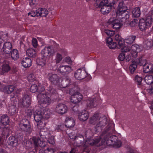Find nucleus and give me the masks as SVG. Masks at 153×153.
Wrapping results in <instances>:
<instances>
[{
    "label": "nucleus",
    "mask_w": 153,
    "mask_h": 153,
    "mask_svg": "<svg viewBox=\"0 0 153 153\" xmlns=\"http://www.w3.org/2000/svg\"><path fill=\"white\" fill-rule=\"evenodd\" d=\"M77 87L75 89V90H73V92L70 93L71 94V102L74 104H76L80 102L82 98V95L80 93L77 91L76 89Z\"/></svg>",
    "instance_id": "9b49d317"
},
{
    "label": "nucleus",
    "mask_w": 153,
    "mask_h": 153,
    "mask_svg": "<svg viewBox=\"0 0 153 153\" xmlns=\"http://www.w3.org/2000/svg\"><path fill=\"white\" fill-rule=\"evenodd\" d=\"M27 79L29 82H33L36 81L35 76L32 74H29L27 77Z\"/></svg>",
    "instance_id": "09e8293b"
},
{
    "label": "nucleus",
    "mask_w": 153,
    "mask_h": 153,
    "mask_svg": "<svg viewBox=\"0 0 153 153\" xmlns=\"http://www.w3.org/2000/svg\"><path fill=\"white\" fill-rule=\"evenodd\" d=\"M133 17L138 18L140 16L141 11L140 8L139 7H137L134 8L132 10Z\"/></svg>",
    "instance_id": "4c0bfd02"
},
{
    "label": "nucleus",
    "mask_w": 153,
    "mask_h": 153,
    "mask_svg": "<svg viewBox=\"0 0 153 153\" xmlns=\"http://www.w3.org/2000/svg\"><path fill=\"white\" fill-rule=\"evenodd\" d=\"M135 81L138 85H140L142 83L143 78L138 75L136 76L135 77Z\"/></svg>",
    "instance_id": "49530a36"
},
{
    "label": "nucleus",
    "mask_w": 153,
    "mask_h": 153,
    "mask_svg": "<svg viewBox=\"0 0 153 153\" xmlns=\"http://www.w3.org/2000/svg\"><path fill=\"white\" fill-rule=\"evenodd\" d=\"M60 80L61 82L59 81V85H58L57 86L60 88V89L61 88L68 87L70 93H71V92L73 91V90L74 91L75 89L77 87L75 86L74 84L72 83L70 78L69 77H67L65 79L62 80L61 79Z\"/></svg>",
    "instance_id": "9d476101"
},
{
    "label": "nucleus",
    "mask_w": 153,
    "mask_h": 153,
    "mask_svg": "<svg viewBox=\"0 0 153 153\" xmlns=\"http://www.w3.org/2000/svg\"><path fill=\"white\" fill-rule=\"evenodd\" d=\"M26 54L27 56L33 58L36 56V50L32 48H30L26 51Z\"/></svg>",
    "instance_id": "72a5a7b5"
},
{
    "label": "nucleus",
    "mask_w": 153,
    "mask_h": 153,
    "mask_svg": "<svg viewBox=\"0 0 153 153\" xmlns=\"http://www.w3.org/2000/svg\"><path fill=\"white\" fill-rule=\"evenodd\" d=\"M152 23V17L151 16H148L145 19H141L139 21V28L141 31H145L151 26Z\"/></svg>",
    "instance_id": "1a4fd4ad"
},
{
    "label": "nucleus",
    "mask_w": 153,
    "mask_h": 153,
    "mask_svg": "<svg viewBox=\"0 0 153 153\" xmlns=\"http://www.w3.org/2000/svg\"><path fill=\"white\" fill-rule=\"evenodd\" d=\"M107 122L106 120L104 119L96 125L95 127V131L96 133L98 134L100 133L103 127L106 125Z\"/></svg>",
    "instance_id": "aec40b11"
},
{
    "label": "nucleus",
    "mask_w": 153,
    "mask_h": 153,
    "mask_svg": "<svg viewBox=\"0 0 153 153\" xmlns=\"http://www.w3.org/2000/svg\"><path fill=\"white\" fill-rule=\"evenodd\" d=\"M113 40L112 38L111 37H107L106 42L107 44H108V45L111 43L112 42Z\"/></svg>",
    "instance_id": "bf43d9fd"
},
{
    "label": "nucleus",
    "mask_w": 153,
    "mask_h": 153,
    "mask_svg": "<svg viewBox=\"0 0 153 153\" xmlns=\"http://www.w3.org/2000/svg\"><path fill=\"white\" fill-rule=\"evenodd\" d=\"M151 108L153 110V103L152 104Z\"/></svg>",
    "instance_id": "774afa93"
},
{
    "label": "nucleus",
    "mask_w": 153,
    "mask_h": 153,
    "mask_svg": "<svg viewBox=\"0 0 153 153\" xmlns=\"http://www.w3.org/2000/svg\"><path fill=\"white\" fill-rule=\"evenodd\" d=\"M28 16H30L31 17H35L36 16V11H32L28 13Z\"/></svg>",
    "instance_id": "13d9d810"
},
{
    "label": "nucleus",
    "mask_w": 153,
    "mask_h": 153,
    "mask_svg": "<svg viewBox=\"0 0 153 153\" xmlns=\"http://www.w3.org/2000/svg\"><path fill=\"white\" fill-rule=\"evenodd\" d=\"M99 119V114L97 113L95 114L90 118V123L91 124H94Z\"/></svg>",
    "instance_id": "79ce46f5"
},
{
    "label": "nucleus",
    "mask_w": 153,
    "mask_h": 153,
    "mask_svg": "<svg viewBox=\"0 0 153 153\" xmlns=\"http://www.w3.org/2000/svg\"><path fill=\"white\" fill-rule=\"evenodd\" d=\"M117 17L119 20L114 18H110L107 22L108 27H112L116 30L119 29L122 26L121 22H125L129 17V13L127 11V7L124 4L123 1L119 3L116 12Z\"/></svg>",
    "instance_id": "f03ea898"
},
{
    "label": "nucleus",
    "mask_w": 153,
    "mask_h": 153,
    "mask_svg": "<svg viewBox=\"0 0 153 153\" xmlns=\"http://www.w3.org/2000/svg\"><path fill=\"white\" fill-rule=\"evenodd\" d=\"M56 112L61 115H63L67 113L68 111L67 106L64 104L59 103L55 108Z\"/></svg>",
    "instance_id": "a211bd4d"
},
{
    "label": "nucleus",
    "mask_w": 153,
    "mask_h": 153,
    "mask_svg": "<svg viewBox=\"0 0 153 153\" xmlns=\"http://www.w3.org/2000/svg\"><path fill=\"white\" fill-rule=\"evenodd\" d=\"M69 136L71 139L76 140L78 142H79V141L77 140H78L79 138H80L81 140H84L83 136L81 134H75L73 132H71L69 134Z\"/></svg>",
    "instance_id": "c9c22d12"
},
{
    "label": "nucleus",
    "mask_w": 153,
    "mask_h": 153,
    "mask_svg": "<svg viewBox=\"0 0 153 153\" xmlns=\"http://www.w3.org/2000/svg\"><path fill=\"white\" fill-rule=\"evenodd\" d=\"M32 64L31 59L28 57L23 58L22 61V64L25 68L30 67Z\"/></svg>",
    "instance_id": "a878e982"
},
{
    "label": "nucleus",
    "mask_w": 153,
    "mask_h": 153,
    "mask_svg": "<svg viewBox=\"0 0 153 153\" xmlns=\"http://www.w3.org/2000/svg\"><path fill=\"white\" fill-rule=\"evenodd\" d=\"M31 100V97L28 95H25L19 101V106L21 108L28 107L30 105Z\"/></svg>",
    "instance_id": "f8f14e48"
},
{
    "label": "nucleus",
    "mask_w": 153,
    "mask_h": 153,
    "mask_svg": "<svg viewBox=\"0 0 153 153\" xmlns=\"http://www.w3.org/2000/svg\"><path fill=\"white\" fill-rule=\"evenodd\" d=\"M25 140H27L26 137L24 136L19 131H16L15 136H12L9 138L8 143L11 146H16L17 145L18 140L23 141Z\"/></svg>",
    "instance_id": "6e6552de"
},
{
    "label": "nucleus",
    "mask_w": 153,
    "mask_h": 153,
    "mask_svg": "<svg viewBox=\"0 0 153 153\" xmlns=\"http://www.w3.org/2000/svg\"><path fill=\"white\" fill-rule=\"evenodd\" d=\"M83 68H79L74 73V76L77 80H80L84 79L87 76H90L87 73L86 71Z\"/></svg>",
    "instance_id": "ddd939ff"
},
{
    "label": "nucleus",
    "mask_w": 153,
    "mask_h": 153,
    "mask_svg": "<svg viewBox=\"0 0 153 153\" xmlns=\"http://www.w3.org/2000/svg\"><path fill=\"white\" fill-rule=\"evenodd\" d=\"M78 117L79 120L82 121H84L86 120L88 118V114L87 111L85 110L79 114Z\"/></svg>",
    "instance_id": "bb28decb"
},
{
    "label": "nucleus",
    "mask_w": 153,
    "mask_h": 153,
    "mask_svg": "<svg viewBox=\"0 0 153 153\" xmlns=\"http://www.w3.org/2000/svg\"><path fill=\"white\" fill-rule=\"evenodd\" d=\"M11 132L8 127H4L3 129L2 134L7 139Z\"/></svg>",
    "instance_id": "37998d69"
},
{
    "label": "nucleus",
    "mask_w": 153,
    "mask_h": 153,
    "mask_svg": "<svg viewBox=\"0 0 153 153\" xmlns=\"http://www.w3.org/2000/svg\"><path fill=\"white\" fill-rule=\"evenodd\" d=\"M11 69L10 66L8 64L4 63L2 66V70L1 72V74H3L4 73L8 72Z\"/></svg>",
    "instance_id": "e433bc0d"
},
{
    "label": "nucleus",
    "mask_w": 153,
    "mask_h": 153,
    "mask_svg": "<svg viewBox=\"0 0 153 153\" xmlns=\"http://www.w3.org/2000/svg\"><path fill=\"white\" fill-rule=\"evenodd\" d=\"M10 55L12 59L14 60H17L19 58V52L16 49H13L11 50Z\"/></svg>",
    "instance_id": "2f4dec72"
},
{
    "label": "nucleus",
    "mask_w": 153,
    "mask_h": 153,
    "mask_svg": "<svg viewBox=\"0 0 153 153\" xmlns=\"http://www.w3.org/2000/svg\"><path fill=\"white\" fill-rule=\"evenodd\" d=\"M116 42H111V43H110L109 45H108V46L109 48L110 49H112L114 48H117L119 49L121 48L122 46H120V48H118L119 47V44H117Z\"/></svg>",
    "instance_id": "a18cd8bd"
},
{
    "label": "nucleus",
    "mask_w": 153,
    "mask_h": 153,
    "mask_svg": "<svg viewBox=\"0 0 153 153\" xmlns=\"http://www.w3.org/2000/svg\"><path fill=\"white\" fill-rule=\"evenodd\" d=\"M3 42H4L3 39L1 38V37L0 36V45Z\"/></svg>",
    "instance_id": "69168bd1"
},
{
    "label": "nucleus",
    "mask_w": 153,
    "mask_h": 153,
    "mask_svg": "<svg viewBox=\"0 0 153 153\" xmlns=\"http://www.w3.org/2000/svg\"><path fill=\"white\" fill-rule=\"evenodd\" d=\"M114 124L112 121H110L108 123L102 132L100 136H98L94 139L87 138L88 131H86L84 134H81L84 138L81 140L79 138L78 140L80 141V145L77 144L78 147L81 146L82 153H89L91 151L90 146H100L104 144L105 142L108 145H113L117 147H120L121 145V142L119 140L116 135H111V134L114 133Z\"/></svg>",
    "instance_id": "f257e3e1"
},
{
    "label": "nucleus",
    "mask_w": 153,
    "mask_h": 153,
    "mask_svg": "<svg viewBox=\"0 0 153 153\" xmlns=\"http://www.w3.org/2000/svg\"><path fill=\"white\" fill-rule=\"evenodd\" d=\"M135 38L136 36H128L124 40V43L125 42H126L128 44H131L133 43Z\"/></svg>",
    "instance_id": "ea45409f"
},
{
    "label": "nucleus",
    "mask_w": 153,
    "mask_h": 153,
    "mask_svg": "<svg viewBox=\"0 0 153 153\" xmlns=\"http://www.w3.org/2000/svg\"><path fill=\"white\" fill-rule=\"evenodd\" d=\"M19 94L17 93H13L10 96V99L12 103L8 105L7 107L8 112L10 116H15L18 112L17 107L16 104L17 102V99Z\"/></svg>",
    "instance_id": "39448f33"
},
{
    "label": "nucleus",
    "mask_w": 153,
    "mask_h": 153,
    "mask_svg": "<svg viewBox=\"0 0 153 153\" xmlns=\"http://www.w3.org/2000/svg\"><path fill=\"white\" fill-rule=\"evenodd\" d=\"M144 43L146 45L148 49H150L153 46L152 40H151L150 41H146Z\"/></svg>",
    "instance_id": "5fc2aeb1"
},
{
    "label": "nucleus",
    "mask_w": 153,
    "mask_h": 153,
    "mask_svg": "<svg viewBox=\"0 0 153 153\" xmlns=\"http://www.w3.org/2000/svg\"><path fill=\"white\" fill-rule=\"evenodd\" d=\"M96 100V99L94 98H91L88 99L87 103V107L89 108H92L97 106V103Z\"/></svg>",
    "instance_id": "c85d7f7f"
},
{
    "label": "nucleus",
    "mask_w": 153,
    "mask_h": 153,
    "mask_svg": "<svg viewBox=\"0 0 153 153\" xmlns=\"http://www.w3.org/2000/svg\"><path fill=\"white\" fill-rule=\"evenodd\" d=\"M30 91L32 93H35L37 91L40 93L45 90V88L38 81H36L32 84L30 88Z\"/></svg>",
    "instance_id": "2eb2a0df"
},
{
    "label": "nucleus",
    "mask_w": 153,
    "mask_h": 153,
    "mask_svg": "<svg viewBox=\"0 0 153 153\" xmlns=\"http://www.w3.org/2000/svg\"><path fill=\"white\" fill-rule=\"evenodd\" d=\"M3 106V104L2 102L1 101H0V108L2 107Z\"/></svg>",
    "instance_id": "338daca9"
},
{
    "label": "nucleus",
    "mask_w": 153,
    "mask_h": 153,
    "mask_svg": "<svg viewBox=\"0 0 153 153\" xmlns=\"http://www.w3.org/2000/svg\"><path fill=\"white\" fill-rule=\"evenodd\" d=\"M19 126L20 131V132L22 134V132H24L26 134H30L33 131L30 123L29 120L26 118L23 119L19 122Z\"/></svg>",
    "instance_id": "0eeeda50"
},
{
    "label": "nucleus",
    "mask_w": 153,
    "mask_h": 153,
    "mask_svg": "<svg viewBox=\"0 0 153 153\" xmlns=\"http://www.w3.org/2000/svg\"><path fill=\"white\" fill-rule=\"evenodd\" d=\"M40 109H43V110L42 111V114L43 116V118L46 119H48L50 115V113L48 110L46 108H40Z\"/></svg>",
    "instance_id": "58836bf2"
},
{
    "label": "nucleus",
    "mask_w": 153,
    "mask_h": 153,
    "mask_svg": "<svg viewBox=\"0 0 153 153\" xmlns=\"http://www.w3.org/2000/svg\"><path fill=\"white\" fill-rule=\"evenodd\" d=\"M0 121L3 126H5L8 125L10 122L9 117L7 114H4L1 117Z\"/></svg>",
    "instance_id": "cd10ccee"
},
{
    "label": "nucleus",
    "mask_w": 153,
    "mask_h": 153,
    "mask_svg": "<svg viewBox=\"0 0 153 153\" xmlns=\"http://www.w3.org/2000/svg\"><path fill=\"white\" fill-rule=\"evenodd\" d=\"M34 146H35V151H34L32 150L31 151H30V152H28V153H37L36 152V149H35L36 146L35 145H34ZM38 153V151L37 153Z\"/></svg>",
    "instance_id": "0e129e2a"
},
{
    "label": "nucleus",
    "mask_w": 153,
    "mask_h": 153,
    "mask_svg": "<svg viewBox=\"0 0 153 153\" xmlns=\"http://www.w3.org/2000/svg\"><path fill=\"white\" fill-rule=\"evenodd\" d=\"M11 43L9 42H5L4 43L3 47V52L7 54H9L12 50Z\"/></svg>",
    "instance_id": "393cba45"
},
{
    "label": "nucleus",
    "mask_w": 153,
    "mask_h": 153,
    "mask_svg": "<svg viewBox=\"0 0 153 153\" xmlns=\"http://www.w3.org/2000/svg\"><path fill=\"white\" fill-rule=\"evenodd\" d=\"M144 80L147 84L150 85L153 83V76L152 75H147L144 78Z\"/></svg>",
    "instance_id": "a19ab883"
},
{
    "label": "nucleus",
    "mask_w": 153,
    "mask_h": 153,
    "mask_svg": "<svg viewBox=\"0 0 153 153\" xmlns=\"http://www.w3.org/2000/svg\"><path fill=\"white\" fill-rule=\"evenodd\" d=\"M130 51L131 50V54L132 56L136 58L137 56L138 53L140 51V50L138 45L137 44H134L130 47Z\"/></svg>",
    "instance_id": "4be33fe9"
},
{
    "label": "nucleus",
    "mask_w": 153,
    "mask_h": 153,
    "mask_svg": "<svg viewBox=\"0 0 153 153\" xmlns=\"http://www.w3.org/2000/svg\"><path fill=\"white\" fill-rule=\"evenodd\" d=\"M65 61L67 63H68L69 64H70L72 62L71 58L69 57H67L66 58Z\"/></svg>",
    "instance_id": "680f3d73"
},
{
    "label": "nucleus",
    "mask_w": 153,
    "mask_h": 153,
    "mask_svg": "<svg viewBox=\"0 0 153 153\" xmlns=\"http://www.w3.org/2000/svg\"><path fill=\"white\" fill-rule=\"evenodd\" d=\"M130 51V48L128 46H125L121 49V53L119 55L118 59L120 61H123L125 60V53L128 52Z\"/></svg>",
    "instance_id": "412c9836"
},
{
    "label": "nucleus",
    "mask_w": 153,
    "mask_h": 153,
    "mask_svg": "<svg viewBox=\"0 0 153 153\" xmlns=\"http://www.w3.org/2000/svg\"><path fill=\"white\" fill-rule=\"evenodd\" d=\"M46 140L48 143L51 144L53 145L55 143V138L54 136L51 135L48 137H47Z\"/></svg>",
    "instance_id": "de8ad7c7"
},
{
    "label": "nucleus",
    "mask_w": 153,
    "mask_h": 153,
    "mask_svg": "<svg viewBox=\"0 0 153 153\" xmlns=\"http://www.w3.org/2000/svg\"><path fill=\"white\" fill-rule=\"evenodd\" d=\"M39 134L40 137L33 136L31 139H30L32 140V142H30V147H32V142H33L34 145L36 146V151H37V150L38 149V146L41 147H44L45 146L46 142L45 140L47 139V137H48L51 135L50 134L48 131L41 130Z\"/></svg>",
    "instance_id": "7ed1b4c3"
},
{
    "label": "nucleus",
    "mask_w": 153,
    "mask_h": 153,
    "mask_svg": "<svg viewBox=\"0 0 153 153\" xmlns=\"http://www.w3.org/2000/svg\"><path fill=\"white\" fill-rule=\"evenodd\" d=\"M32 43L33 46L34 48H36L38 46V41L35 38H33L32 41Z\"/></svg>",
    "instance_id": "6e6d98bb"
},
{
    "label": "nucleus",
    "mask_w": 153,
    "mask_h": 153,
    "mask_svg": "<svg viewBox=\"0 0 153 153\" xmlns=\"http://www.w3.org/2000/svg\"><path fill=\"white\" fill-rule=\"evenodd\" d=\"M50 97L45 93L39 94L37 96L38 101V107L39 108H45L47 107L51 102Z\"/></svg>",
    "instance_id": "423d86ee"
},
{
    "label": "nucleus",
    "mask_w": 153,
    "mask_h": 153,
    "mask_svg": "<svg viewBox=\"0 0 153 153\" xmlns=\"http://www.w3.org/2000/svg\"><path fill=\"white\" fill-rule=\"evenodd\" d=\"M25 113L27 116L30 117L32 115L34 116L35 111L33 109H27L25 110Z\"/></svg>",
    "instance_id": "3c124183"
},
{
    "label": "nucleus",
    "mask_w": 153,
    "mask_h": 153,
    "mask_svg": "<svg viewBox=\"0 0 153 153\" xmlns=\"http://www.w3.org/2000/svg\"><path fill=\"white\" fill-rule=\"evenodd\" d=\"M47 77L52 84L57 86L59 85V82L60 81V80L57 74L50 72L48 74Z\"/></svg>",
    "instance_id": "4468645a"
},
{
    "label": "nucleus",
    "mask_w": 153,
    "mask_h": 153,
    "mask_svg": "<svg viewBox=\"0 0 153 153\" xmlns=\"http://www.w3.org/2000/svg\"><path fill=\"white\" fill-rule=\"evenodd\" d=\"M54 50L51 46H46L41 51L42 57L36 60L38 65L43 66L45 65L50 57L53 55Z\"/></svg>",
    "instance_id": "20e7f679"
},
{
    "label": "nucleus",
    "mask_w": 153,
    "mask_h": 153,
    "mask_svg": "<svg viewBox=\"0 0 153 153\" xmlns=\"http://www.w3.org/2000/svg\"><path fill=\"white\" fill-rule=\"evenodd\" d=\"M62 55L59 53H57L55 58V60L56 62V64L59 63L62 60Z\"/></svg>",
    "instance_id": "864d4df0"
},
{
    "label": "nucleus",
    "mask_w": 153,
    "mask_h": 153,
    "mask_svg": "<svg viewBox=\"0 0 153 153\" xmlns=\"http://www.w3.org/2000/svg\"><path fill=\"white\" fill-rule=\"evenodd\" d=\"M112 1L111 0H103L98 5L104 6L107 5V4L109 3V4L110 3V1Z\"/></svg>",
    "instance_id": "4d7b16f0"
},
{
    "label": "nucleus",
    "mask_w": 153,
    "mask_h": 153,
    "mask_svg": "<svg viewBox=\"0 0 153 153\" xmlns=\"http://www.w3.org/2000/svg\"><path fill=\"white\" fill-rule=\"evenodd\" d=\"M104 32L108 37H111L113 36L115 33V31L108 29H105L104 30Z\"/></svg>",
    "instance_id": "8fccbe9b"
},
{
    "label": "nucleus",
    "mask_w": 153,
    "mask_h": 153,
    "mask_svg": "<svg viewBox=\"0 0 153 153\" xmlns=\"http://www.w3.org/2000/svg\"><path fill=\"white\" fill-rule=\"evenodd\" d=\"M139 63L140 65L143 66V71L145 73L149 72L152 68V66L147 63V60L145 59H143V56H141L139 59Z\"/></svg>",
    "instance_id": "6ab92c4d"
},
{
    "label": "nucleus",
    "mask_w": 153,
    "mask_h": 153,
    "mask_svg": "<svg viewBox=\"0 0 153 153\" xmlns=\"http://www.w3.org/2000/svg\"><path fill=\"white\" fill-rule=\"evenodd\" d=\"M45 93L47 94L48 95L54 99H56L58 96L57 90L53 88L51 85H50L46 91Z\"/></svg>",
    "instance_id": "f3484780"
},
{
    "label": "nucleus",
    "mask_w": 153,
    "mask_h": 153,
    "mask_svg": "<svg viewBox=\"0 0 153 153\" xmlns=\"http://www.w3.org/2000/svg\"><path fill=\"white\" fill-rule=\"evenodd\" d=\"M131 59V56L130 54H129L128 53L127 54V55H126V56H125V59L126 61V62H129L130 59Z\"/></svg>",
    "instance_id": "052dcab7"
},
{
    "label": "nucleus",
    "mask_w": 153,
    "mask_h": 153,
    "mask_svg": "<svg viewBox=\"0 0 153 153\" xmlns=\"http://www.w3.org/2000/svg\"><path fill=\"white\" fill-rule=\"evenodd\" d=\"M72 71V68L69 65H60L57 69V71L62 74H68Z\"/></svg>",
    "instance_id": "dca6fc26"
},
{
    "label": "nucleus",
    "mask_w": 153,
    "mask_h": 153,
    "mask_svg": "<svg viewBox=\"0 0 153 153\" xmlns=\"http://www.w3.org/2000/svg\"><path fill=\"white\" fill-rule=\"evenodd\" d=\"M39 147L38 146V150L36 152L37 153L38 151V153H54L55 151L54 149L53 148H48L46 149H40Z\"/></svg>",
    "instance_id": "7c9ffc66"
},
{
    "label": "nucleus",
    "mask_w": 153,
    "mask_h": 153,
    "mask_svg": "<svg viewBox=\"0 0 153 153\" xmlns=\"http://www.w3.org/2000/svg\"><path fill=\"white\" fill-rule=\"evenodd\" d=\"M65 126L63 125H57L55 128L56 131L57 132H61L64 130Z\"/></svg>",
    "instance_id": "603ef678"
},
{
    "label": "nucleus",
    "mask_w": 153,
    "mask_h": 153,
    "mask_svg": "<svg viewBox=\"0 0 153 153\" xmlns=\"http://www.w3.org/2000/svg\"><path fill=\"white\" fill-rule=\"evenodd\" d=\"M36 16L46 17L48 14V11L44 8H39L36 10Z\"/></svg>",
    "instance_id": "b1692460"
},
{
    "label": "nucleus",
    "mask_w": 153,
    "mask_h": 153,
    "mask_svg": "<svg viewBox=\"0 0 153 153\" xmlns=\"http://www.w3.org/2000/svg\"><path fill=\"white\" fill-rule=\"evenodd\" d=\"M114 40L119 44L118 48L122 46L124 44V40L119 34H117L115 36Z\"/></svg>",
    "instance_id": "473e14b6"
},
{
    "label": "nucleus",
    "mask_w": 153,
    "mask_h": 153,
    "mask_svg": "<svg viewBox=\"0 0 153 153\" xmlns=\"http://www.w3.org/2000/svg\"><path fill=\"white\" fill-rule=\"evenodd\" d=\"M76 148H72L69 153H76Z\"/></svg>",
    "instance_id": "e2e57ef3"
},
{
    "label": "nucleus",
    "mask_w": 153,
    "mask_h": 153,
    "mask_svg": "<svg viewBox=\"0 0 153 153\" xmlns=\"http://www.w3.org/2000/svg\"><path fill=\"white\" fill-rule=\"evenodd\" d=\"M43 110V109H37L35 111L33 117L35 120L36 122H40L43 118L42 114V111Z\"/></svg>",
    "instance_id": "5701e85b"
},
{
    "label": "nucleus",
    "mask_w": 153,
    "mask_h": 153,
    "mask_svg": "<svg viewBox=\"0 0 153 153\" xmlns=\"http://www.w3.org/2000/svg\"><path fill=\"white\" fill-rule=\"evenodd\" d=\"M137 63L134 61L132 62L129 66V70L131 74H133L137 68Z\"/></svg>",
    "instance_id": "c03bdc74"
},
{
    "label": "nucleus",
    "mask_w": 153,
    "mask_h": 153,
    "mask_svg": "<svg viewBox=\"0 0 153 153\" xmlns=\"http://www.w3.org/2000/svg\"><path fill=\"white\" fill-rule=\"evenodd\" d=\"M15 87L13 85H8L4 87L3 90V92L7 94H11L14 90Z\"/></svg>",
    "instance_id": "f704fd0d"
},
{
    "label": "nucleus",
    "mask_w": 153,
    "mask_h": 153,
    "mask_svg": "<svg viewBox=\"0 0 153 153\" xmlns=\"http://www.w3.org/2000/svg\"><path fill=\"white\" fill-rule=\"evenodd\" d=\"M65 126L68 128H72L75 125V122L71 117H66L65 121Z\"/></svg>",
    "instance_id": "c756f323"
}]
</instances>
